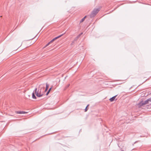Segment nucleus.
<instances>
[{
    "label": "nucleus",
    "instance_id": "nucleus-14",
    "mask_svg": "<svg viewBox=\"0 0 151 151\" xmlns=\"http://www.w3.org/2000/svg\"><path fill=\"white\" fill-rule=\"evenodd\" d=\"M147 100H148V102H149V101L151 102V97L150 98H149V99H148Z\"/></svg>",
    "mask_w": 151,
    "mask_h": 151
},
{
    "label": "nucleus",
    "instance_id": "nucleus-18",
    "mask_svg": "<svg viewBox=\"0 0 151 151\" xmlns=\"http://www.w3.org/2000/svg\"><path fill=\"white\" fill-rule=\"evenodd\" d=\"M49 91H47V93H46V95H48V94H49Z\"/></svg>",
    "mask_w": 151,
    "mask_h": 151
},
{
    "label": "nucleus",
    "instance_id": "nucleus-9",
    "mask_svg": "<svg viewBox=\"0 0 151 151\" xmlns=\"http://www.w3.org/2000/svg\"><path fill=\"white\" fill-rule=\"evenodd\" d=\"M34 91L35 92V91H34V92L32 93V98L33 99H36V97L35 95Z\"/></svg>",
    "mask_w": 151,
    "mask_h": 151
},
{
    "label": "nucleus",
    "instance_id": "nucleus-13",
    "mask_svg": "<svg viewBox=\"0 0 151 151\" xmlns=\"http://www.w3.org/2000/svg\"><path fill=\"white\" fill-rule=\"evenodd\" d=\"M79 36H78L76 37L75 39H74V40H77L79 37Z\"/></svg>",
    "mask_w": 151,
    "mask_h": 151
},
{
    "label": "nucleus",
    "instance_id": "nucleus-20",
    "mask_svg": "<svg viewBox=\"0 0 151 151\" xmlns=\"http://www.w3.org/2000/svg\"><path fill=\"white\" fill-rule=\"evenodd\" d=\"M121 151H123V150H121Z\"/></svg>",
    "mask_w": 151,
    "mask_h": 151
},
{
    "label": "nucleus",
    "instance_id": "nucleus-16",
    "mask_svg": "<svg viewBox=\"0 0 151 151\" xmlns=\"http://www.w3.org/2000/svg\"><path fill=\"white\" fill-rule=\"evenodd\" d=\"M70 86V84H68V85H67L66 86V88H68L69 86Z\"/></svg>",
    "mask_w": 151,
    "mask_h": 151
},
{
    "label": "nucleus",
    "instance_id": "nucleus-10",
    "mask_svg": "<svg viewBox=\"0 0 151 151\" xmlns=\"http://www.w3.org/2000/svg\"><path fill=\"white\" fill-rule=\"evenodd\" d=\"M86 16H85L80 21V23H81L83 22L84 21L85 19L86 18Z\"/></svg>",
    "mask_w": 151,
    "mask_h": 151
},
{
    "label": "nucleus",
    "instance_id": "nucleus-8",
    "mask_svg": "<svg viewBox=\"0 0 151 151\" xmlns=\"http://www.w3.org/2000/svg\"><path fill=\"white\" fill-rule=\"evenodd\" d=\"M16 113L17 114H25L26 112L25 111H16Z\"/></svg>",
    "mask_w": 151,
    "mask_h": 151
},
{
    "label": "nucleus",
    "instance_id": "nucleus-15",
    "mask_svg": "<svg viewBox=\"0 0 151 151\" xmlns=\"http://www.w3.org/2000/svg\"><path fill=\"white\" fill-rule=\"evenodd\" d=\"M52 87H51L48 90V91L50 92V90H51L52 88Z\"/></svg>",
    "mask_w": 151,
    "mask_h": 151
},
{
    "label": "nucleus",
    "instance_id": "nucleus-4",
    "mask_svg": "<svg viewBox=\"0 0 151 151\" xmlns=\"http://www.w3.org/2000/svg\"><path fill=\"white\" fill-rule=\"evenodd\" d=\"M64 34H62L57 37H56L54 38L53 39H52L51 40L50 42H49L47 44H46V45H45V46L44 47V48H45L48 45H49L50 43H52V42H53L54 41H55V40H56L57 39H58V38L60 37H61Z\"/></svg>",
    "mask_w": 151,
    "mask_h": 151
},
{
    "label": "nucleus",
    "instance_id": "nucleus-6",
    "mask_svg": "<svg viewBox=\"0 0 151 151\" xmlns=\"http://www.w3.org/2000/svg\"><path fill=\"white\" fill-rule=\"evenodd\" d=\"M40 89H41L42 91H43L45 88V86L44 85L41 84L39 86V87Z\"/></svg>",
    "mask_w": 151,
    "mask_h": 151
},
{
    "label": "nucleus",
    "instance_id": "nucleus-5",
    "mask_svg": "<svg viewBox=\"0 0 151 151\" xmlns=\"http://www.w3.org/2000/svg\"><path fill=\"white\" fill-rule=\"evenodd\" d=\"M148 103H149V102H148L147 99V100L145 101H144L141 102L139 104V106H143V105L148 104Z\"/></svg>",
    "mask_w": 151,
    "mask_h": 151
},
{
    "label": "nucleus",
    "instance_id": "nucleus-11",
    "mask_svg": "<svg viewBox=\"0 0 151 151\" xmlns=\"http://www.w3.org/2000/svg\"><path fill=\"white\" fill-rule=\"evenodd\" d=\"M49 86V85L47 83H46V88H45V91H46L48 89Z\"/></svg>",
    "mask_w": 151,
    "mask_h": 151
},
{
    "label": "nucleus",
    "instance_id": "nucleus-19",
    "mask_svg": "<svg viewBox=\"0 0 151 151\" xmlns=\"http://www.w3.org/2000/svg\"><path fill=\"white\" fill-rule=\"evenodd\" d=\"M73 42L72 43V44H73Z\"/></svg>",
    "mask_w": 151,
    "mask_h": 151
},
{
    "label": "nucleus",
    "instance_id": "nucleus-3",
    "mask_svg": "<svg viewBox=\"0 0 151 151\" xmlns=\"http://www.w3.org/2000/svg\"><path fill=\"white\" fill-rule=\"evenodd\" d=\"M64 34H62L57 37H56L54 38L53 39H52L51 40L50 42H49L47 44H46V45H45V46L44 47V48H45L48 45H49L50 43H52V42H53L54 41H55V40H56L57 39H58V38L60 37H61Z\"/></svg>",
    "mask_w": 151,
    "mask_h": 151
},
{
    "label": "nucleus",
    "instance_id": "nucleus-1",
    "mask_svg": "<svg viewBox=\"0 0 151 151\" xmlns=\"http://www.w3.org/2000/svg\"><path fill=\"white\" fill-rule=\"evenodd\" d=\"M35 93L37 96L40 97L42 96L43 95V93H42V91L41 89H40L39 88L37 90V88H35Z\"/></svg>",
    "mask_w": 151,
    "mask_h": 151
},
{
    "label": "nucleus",
    "instance_id": "nucleus-2",
    "mask_svg": "<svg viewBox=\"0 0 151 151\" xmlns=\"http://www.w3.org/2000/svg\"><path fill=\"white\" fill-rule=\"evenodd\" d=\"M99 9H95L92 11L90 15L91 18L94 17L96 14L98 12Z\"/></svg>",
    "mask_w": 151,
    "mask_h": 151
},
{
    "label": "nucleus",
    "instance_id": "nucleus-12",
    "mask_svg": "<svg viewBox=\"0 0 151 151\" xmlns=\"http://www.w3.org/2000/svg\"><path fill=\"white\" fill-rule=\"evenodd\" d=\"M89 105V104L88 105H87V106H86V108L85 109V112H86L87 111V110H88V109H87V107H88V106Z\"/></svg>",
    "mask_w": 151,
    "mask_h": 151
},
{
    "label": "nucleus",
    "instance_id": "nucleus-7",
    "mask_svg": "<svg viewBox=\"0 0 151 151\" xmlns=\"http://www.w3.org/2000/svg\"><path fill=\"white\" fill-rule=\"evenodd\" d=\"M116 96L117 95L114 96L112 97V98H111L109 99L110 101L111 102L115 100V99Z\"/></svg>",
    "mask_w": 151,
    "mask_h": 151
},
{
    "label": "nucleus",
    "instance_id": "nucleus-17",
    "mask_svg": "<svg viewBox=\"0 0 151 151\" xmlns=\"http://www.w3.org/2000/svg\"><path fill=\"white\" fill-rule=\"evenodd\" d=\"M83 34V33H81L78 36H79V37Z\"/></svg>",
    "mask_w": 151,
    "mask_h": 151
}]
</instances>
